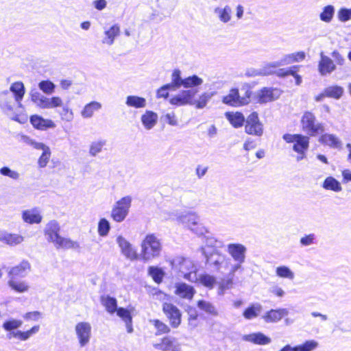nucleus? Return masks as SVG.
<instances>
[{"label": "nucleus", "instance_id": "54", "mask_svg": "<svg viewBox=\"0 0 351 351\" xmlns=\"http://www.w3.org/2000/svg\"><path fill=\"white\" fill-rule=\"evenodd\" d=\"M148 274L156 283L161 282L165 275L164 271L160 268L154 266L149 267Z\"/></svg>", "mask_w": 351, "mask_h": 351}, {"label": "nucleus", "instance_id": "23", "mask_svg": "<svg viewBox=\"0 0 351 351\" xmlns=\"http://www.w3.org/2000/svg\"><path fill=\"white\" fill-rule=\"evenodd\" d=\"M213 13L219 21L222 23H228L232 20V10L228 5L215 8Z\"/></svg>", "mask_w": 351, "mask_h": 351}, {"label": "nucleus", "instance_id": "52", "mask_svg": "<svg viewBox=\"0 0 351 351\" xmlns=\"http://www.w3.org/2000/svg\"><path fill=\"white\" fill-rule=\"evenodd\" d=\"M276 274L277 276L280 278H287L291 280H293L295 278L293 271L285 265L277 267L276 269Z\"/></svg>", "mask_w": 351, "mask_h": 351}, {"label": "nucleus", "instance_id": "53", "mask_svg": "<svg viewBox=\"0 0 351 351\" xmlns=\"http://www.w3.org/2000/svg\"><path fill=\"white\" fill-rule=\"evenodd\" d=\"M149 322L152 323L156 329V335L167 334L171 330L170 328L166 324L159 319H152Z\"/></svg>", "mask_w": 351, "mask_h": 351}, {"label": "nucleus", "instance_id": "2", "mask_svg": "<svg viewBox=\"0 0 351 351\" xmlns=\"http://www.w3.org/2000/svg\"><path fill=\"white\" fill-rule=\"evenodd\" d=\"M162 250L160 239L154 234L146 235L141 244V258L149 261L158 257Z\"/></svg>", "mask_w": 351, "mask_h": 351}, {"label": "nucleus", "instance_id": "35", "mask_svg": "<svg viewBox=\"0 0 351 351\" xmlns=\"http://www.w3.org/2000/svg\"><path fill=\"white\" fill-rule=\"evenodd\" d=\"M101 104L98 101H91L87 104L81 111V115L84 119L91 118L94 112L101 108Z\"/></svg>", "mask_w": 351, "mask_h": 351}, {"label": "nucleus", "instance_id": "20", "mask_svg": "<svg viewBox=\"0 0 351 351\" xmlns=\"http://www.w3.org/2000/svg\"><path fill=\"white\" fill-rule=\"evenodd\" d=\"M222 101L225 104L235 107L247 103V101L245 98L240 97L239 90L237 88L231 89L229 94L223 97Z\"/></svg>", "mask_w": 351, "mask_h": 351}, {"label": "nucleus", "instance_id": "21", "mask_svg": "<svg viewBox=\"0 0 351 351\" xmlns=\"http://www.w3.org/2000/svg\"><path fill=\"white\" fill-rule=\"evenodd\" d=\"M120 32V26L118 24H114L109 28H105L104 36L101 40L102 43L108 46L112 45L116 38L119 36Z\"/></svg>", "mask_w": 351, "mask_h": 351}, {"label": "nucleus", "instance_id": "28", "mask_svg": "<svg viewBox=\"0 0 351 351\" xmlns=\"http://www.w3.org/2000/svg\"><path fill=\"white\" fill-rule=\"evenodd\" d=\"M39 330V326H34L31 329L25 332L21 330H14L8 334L7 337L10 339L12 338H16L21 341H27L30 338V337L36 334Z\"/></svg>", "mask_w": 351, "mask_h": 351}, {"label": "nucleus", "instance_id": "13", "mask_svg": "<svg viewBox=\"0 0 351 351\" xmlns=\"http://www.w3.org/2000/svg\"><path fill=\"white\" fill-rule=\"evenodd\" d=\"M197 90L193 89H188L182 90L180 93L172 97L169 103L176 106H182L186 105H192L193 98H194Z\"/></svg>", "mask_w": 351, "mask_h": 351}, {"label": "nucleus", "instance_id": "39", "mask_svg": "<svg viewBox=\"0 0 351 351\" xmlns=\"http://www.w3.org/2000/svg\"><path fill=\"white\" fill-rule=\"evenodd\" d=\"M233 276H230L225 278H222L218 282L217 294L219 295H224L227 290L231 289L233 287Z\"/></svg>", "mask_w": 351, "mask_h": 351}, {"label": "nucleus", "instance_id": "60", "mask_svg": "<svg viewBox=\"0 0 351 351\" xmlns=\"http://www.w3.org/2000/svg\"><path fill=\"white\" fill-rule=\"evenodd\" d=\"M318 346V342L315 340H308L304 343L295 346L296 351H312Z\"/></svg>", "mask_w": 351, "mask_h": 351}, {"label": "nucleus", "instance_id": "55", "mask_svg": "<svg viewBox=\"0 0 351 351\" xmlns=\"http://www.w3.org/2000/svg\"><path fill=\"white\" fill-rule=\"evenodd\" d=\"M0 174L14 181H18L21 178V174L19 171L11 169L8 167H3L0 168Z\"/></svg>", "mask_w": 351, "mask_h": 351}, {"label": "nucleus", "instance_id": "36", "mask_svg": "<svg viewBox=\"0 0 351 351\" xmlns=\"http://www.w3.org/2000/svg\"><path fill=\"white\" fill-rule=\"evenodd\" d=\"M322 186L325 190L332 191L336 193L342 190L341 183L332 176L327 177L324 180Z\"/></svg>", "mask_w": 351, "mask_h": 351}, {"label": "nucleus", "instance_id": "59", "mask_svg": "<svg viewBox=\"0 0 351 351\" xmlns=\"http://www.w3.org/2000/svg\"><path fill=\"white\" fill-rule=\"evenodd\" d=\"M23 324V322L19 319H10L3 322V328L10 332L20 328Z\"/></svg>", "mask_w": 351, "mask_h": 351}, {"label": "nucleus", "instance_id": "37", "mask_svg": "<svg viewBox=\"0 0 351 351\" xmlns=\"http://www.w3.org/2000/svg\"><path fill=\"white\" fill-rule=\"evenodd\" d=\"M117 314L119 317H120L123 321L125 323V326L127 328V331L129 333H131L133 332V328H132V317L130 315V312L125 308H117Z\"/></svg>", "mask_w": 351, "mask_h": 351}, {"label": "nucleus", "instance_id": "16", "mask_svg": "<svg viewBox=\"0 0 351 351\" xmlns=\"http://www.w3.org/2000/svg\"><path fill=\"white\" fill-rule=\"evenodd\" d=\"M21 218L28 224H38L43 220L41 210L38 207H34L22 211Z\"/></svg>", "mask_w": 351, "mask_h": 351}, {"label": "nucleus", "instance_id": "45", "mask_svg": "<svg viewBox=\"0 0 351 351\" xmlns=\"http://www.w3.org/2000/svg\"><path fill=\"white\" fill-rule=\"evenodd\" d=\"M165 351H180L181 345L178 340L173 337H164Z\"/></svg>", "mask_w": 351, "mask_h": 351}, {"label": "nucleus", "instance_id": "41", "mask_svg": "<svg viewBox=\"0 0 351 351\" xmlns=\"http://www.w3.org/2000/svg\"><path fill=\"white\" fill-rule=\"evenodd\" d=\"M9 287L18 293L28 291L29 286L25 281L16 280L15 278H10L8 282Z\"/></svg>", "mask_w": 351, "mask_h": 351}, {"label": "nucleus", "instance_id": "46", "mask_svg": "<svg viewBox=\"0 0 351 351\" xmlns=\"http://www.w3.org/2000/svg\"><path fill=\"white\" fill-rule=\"evenodd\" d=\"M197 280L201 285L209 289H213L217 284L216 278L208 274L199 275V278H197Z\"/></svg>", "mask_w": 351, "mask_h": 351}, {"label": "nucleus", "instance_id": "33", "mask_svg": "<svg viewBox=\"0 0 351 351\" xmlns=\"http://www.w3.org/2000/svg\"><path fill=\"white\" fill-rule=\"evenodd\" d=\"M125 105L129 108H144L147 106V100L138 95H128L125 98Z\"/></svg>", "mask_w": 351, "mask_h": 351}, {"label": "nucleus", "instance_id": "19", "mask_svg": "<svg viewBox=\"0 0 351 351\" xmlns=\"http://www.w3.org/2000/svg\"><path fill=\"white\" fill-rule=\"evenodd\" d=\"M176 290L174 293L180 298L191 300L193 298L195 290V289L186 283L178 282L175 285Z\"/></svg>", "mask_w": 351, "mask_h": 351}, {"label": "nucleus", "instance_id": "6", "mask_svg": "<svg viewBox=\"0 0 351 351\" xmlns=\"http://www.w3.org/2000/svg\"><path fill=\"white\" fill-rule=\"evenodd\" d=\"M30 97L32 102L40 108H56L62 106V99L60 97H47L36 89L31 90Z\"/></svg>", "mask_w": 351, "mask_h": 351}, {"label": "nucleus", "instance_id": "58", "mask_svg": "<svg viewBox=\"0 0 351 351\" xmlns=\"http://www.w3.org/2000/svg\"><path fill=\"white\" fill-rule=\"evenodd\" d=\"M106 142L104 140H99L91 143L89 148V154L91 156H95L102 150V148L106 145Z\"/></svg>", "mask_w": 351, "mask_h": 351}, {"label": "nucleus", "instance_id": "27", "mask_svg": "<svg viewBox=\"0 0 351 351\" xmlns=\"http://www.w3.org/2000/svg\"><path fill=\"white\" fill-rule=\"evenodd\" d=\"M243 339L261 346L268 345L271 342V338L260 332L245 335L243 337Z\"/></svg>", "mask_w": 351, "mask_h": 351}, {"label": "nucleus", "instance_id": "40", "mask_svg": "<svg viewBox=\"0 0 351 351\" xmlns=\"http://www.w3.org/2000/svg\"><path fill=\"white\" fill-rule=\"evenodd\" d=\"M263 310V306L259 303L253 304L247 308L243 315L246 319H252L257 317Z\"/></svg>", "mask_w": 351, "mask_h": 351}, {"label": "nucleus", "instance_id": "7", "mask_svg": "<svg viewBox=\"0 0 351 351\" xmlns=\"http://www.w3.org/2000/svg\"><path fill=\"white\" fill-rule=\"evenodd\" d=\"M132 197L125 196L116 202L112 206L110 217L116 222L120 223L125 220L131 207Z\"/></svg>", "mask_w": 351, "mask_h": 351}, {"label": "nucleus", "instance_id": "47", "mask_svg": "<svg viewBox=\"0 0 351 351\" xmlns=\"http://www.w3.org/2000/svg\"><path fill=\"white\" fill-rule=\"evenodd\" d=\"M23 241L24 237L22 235L7 232L3 243L10 246H16L21 244Z\"/></svg>", "mask_w": 351, "mask_h": 351}, {"label": "nucleus", "instance_id": "24", "mask_svg": "<svg viewBox=\"0 0 351 351\" xmlns=\"http://www.w3.org/2000/svg\"><path fill=\"white\" fill-rule=\"evenodd\" d=\"M30 269L29 263L27 261H23L19 265L12 267L8 271V275L10 278H23L27 274Z\"/></svg>", "mask_w": 351, "mask_h": 351}, {"label": "nucleus", "instance_id": "14", "mask_svg": "<svg viewBox=\"0 0 351 351\" xmlns=\"http://www.w3.org/2000/svg\"><path fill=\"white\" fill-rule=\"evenodd\" d=\"M116 242L118 244L122 254L128 259L131 261L137 258L138 256L132 245L123 236L119 235L116 238Z\"/></svg>", "mask_w": 351, "mask_h": 351}, {"label": "nucleus", "instance_id": "31", "mask_svg": "<svg viewBox=\"0 0 351 351\" xmlns=\"http://www.w3.org/2000/svg\"><path fill=\"white\" fill-rule=\"evenodd\" d=\"M279 96V90L271 88H264L260 91L258 100L261 103H267L278 99Z\"/></svg>", "mask_w": 351, "mask_h": 351}, {"label": "nucleus", "instance_id": "50", "mask_svg": "<svg viewBox=\"0 0 351 351\" xmlns=\"http://www.w3.org/2000/svg\"><path fill=\"white\" fill-rule=\"evenodd\" d=\"M280 67L278 61L267 62L261 68L262 76L270 75L276 73V69Z\"/></svg>", "mask_w": 351, "mask_h": 351}, {"label": "nucleus", "instance_id": "34", "mask_svg": "<svg viewBox=\"0 0 351 351\" xmlns=\"http://www.w3.org/2000/svg\"><path fill=\"white\" fill-rule=\"evenodd\" d=\"M9 91L13 94L19 106L24 97L25 89L23 82H16L11 84Z\"/></svg>", "mask_w": 351, "mask_h": 351}, {"label": "nucleus", "instance_id": "42", "mask_svg": "<svg viewBox=\"0 0 351 351\" xmlns=\"http://www.w3.org/2000/svg\"><path fill=\"white\" fill-rule=\"evenodd\" d=\"M214 93H203L201 95H199L197 99H194V98H193L192 105H194L197 109H202L206 107L208 102L211 99Z\"/></svg>", "mask_w": 351, "mask_h": 351}, {"label": "nucleus", "instance_id": "44", "mask_svg": "<svg viewBox=\"0 0 351 351\" xmlns=\"http://www.w3.org/2000/svg\"><path fill=\"white\" fill-rule=\"evenodd\" d=\"M197 307L204 311L205 313L211 315L213 316H217L218 311L214 304H213L210 302L206 300H199L197 302Z\"/></svg>", "mask_w": 351, "mask_h": 351}, {"label": "nucleus", "instance_id": "9", "mask_svg": "<svg viewBox=\"0 0 351 351\" xmlns=\"http://www.w3.org/2000/svg\"><path fill=\"white\" fill-rule=\"evenodd\" d=\"M16 104H18L13 94L8 90L0 92V108L12 120L21 122L19 116L14 114V109Z\"/></svg>", "mask_w": 351, "mask_h": 351}, {"label": "nucleus", "instance_id": "49", "mask_svg": "<svg viewBox=\"0 0 351 351\" xmlns=\"http://www.w3.org/2000/svg\"><path fill=\"white\" fill-rule=\"evenodd\" d=\"M203 84V80L196 75L187 77L184 79L183 87L185 88H192L199 86Z\"/></svg>", "mask_w": 351, "mask_h": 351}, {"label": "nucleus", "instance_id": "61", "mask_svg": "<svg viewBox=\"0 0 351 351\" xmlns=\"http://www.w3.org/2000/svg\"><path fill=\"white\" fill-rule=\"evenodd\" d=\"M38 87L45 94L50 95L54 92L56 85L49 80H43L38 84Z\"/></svg>", "mask_w": 351, "mask_h": 351}, {"label": "nucleus", "instance_id": "57", "mask_svg": "<svg viewBox=\"0 0 351 351\" xmlns=\"http://www.w3.org/2000/svg\"><path fill=\"white\" fill-rule=\"evenodd\" d=\"M110 230V224L109 221L105 219L102 218L99 221L97 231L98 234L101 237H106Z\"/></svg>", "mask_w": 351, "mask_h": 351}, {"label": "nucleus", "instance_id": "48", "mask_svg": "<svg viewBox=\"0 0 351 351\" xmlns=\"http://www.w3.org/2000/svg\"><path fill=\"white\" fill-rule=\"evenodd\" d=\"M101 303L105 306L106 311L111 314L117 310V300L114 298L104 296L101 298Z\"/></svg>", "mask_w": 351, "mask_h": 351}, {"label": "nucleus", "instance_id": "4", "mask_svg": "<svg viewBox=\"0 0 351 351\" xmlns=\"http://www.w3.org/2000/svg\"><path fill=\"white\" fill-rule=\"evenodd\" d=\"M172 267L178 270L186 280L190 282L197 281L196 267L193 261L189 258L177 257L171 261Z\"/></svg>", "mask_w": 351, "mask_h": 351}, {"label": "nucleus", "instance_id": "17", "mask_svg": "<svg viewBox=\"0 0 351 351\" xmlns=\"http://www.w3.org/2000/svg\"><path fill=\"white\" fill-rule=\"evenodd\" d=\"M336 69L334 61L328 56L320 53V60L318 63V71L321 75L325 76L332 73Z\"/></svg>", "mask_w": 351, "mask_h": 351}, {"label": "nucleus", "instance_id": "18", "mask_svg": "<svg viewBox=\"0 0 351 351\" xmlns=\"http://www.w3.org/2000/svg\"><path fill=\"white\" fill-rule=\"evenodd\" d=\"M60 226L56 220L49 221L45 226L44 234L49 242L53 243L60 236Z\"/></svg>", "mask_w": 351, "mask_h": 351}, {"label": "nucleus", "instance_id": "10", "mask_svg": "<svg viewBox=\"0 0 351 351\" xmlns=\"http://www.w3.org/2000/svg\"><path fill=\"white\" fill-rule=\"evenodd\" d=\"M315 116L311 112H305L302 117L301 123L304 131L310 136L324 132V127L321 123H315Z\"/></svg>", "mask_w": 351, "mask_h": 351}, {"label": "nucleus", "instance_id": "38", "mask_svg": "<svg viewBox=\"0 0 351 351\" xmlns=\"http://www.w3.org/2000/svg\"><path fill=\"white\" fill-rule=\"evenodd\" d=\"M226 119L230 121L233 127L238 128L241 127L245 122V117L241 112H226Z\"/></svg>", "mask_w": 351, "mask_h": 351}, {"label": "nucleus", "instance_id": "51", "mask_svg": "<svg viewBox=\"0 0 351 351\" xmlns=\"http://www.w3.org/2000/svg\"><path fill=\"white\" fill-rule=\"evenodd\" d=\"M335 14V8L333 5H328L323 8L322 12L319 14V19L325 23H330Z\"/></svg>", "mask_w": 351, "mask_h": 351}, {"label": "nucleus", "instance_id": "56", "mask_svg": "<svg viewBox=\"0 0 351 351\" xmlns=\"http://www.w3.org/2000/svg\"><path fill=\"white\" fill-rule=\"evenodd\" d=\"M62 109L58 112L60 119L66 122H71L74 117L73 112L68 105H63L61 106Z\"/></svg>", "mask_w": 351, "mask_h": 351}, {"label": "nucleus", "instance_id": "43", "mask_svg": "<svg viewBox=\"0 0 351 351\" xmlns=\"http://www.w3.org/2000/svg\"><path fill=\"white\" fill-rule=\"evenodd\" d=\"M324 90L326 97H330L335 99H340L344 93L343 88L337 85L330 86L326 87Z\"/></svg>", "mask_w": 351, "mask_h": 351}, {"label": "nucleus", "instance_id": "11", "mask_svg": "<svg viewBox=\"0 0 351 351\" xmlns=\"http://www.w3.org/2000/svg\"><path fill=\"white\" fill-rule=\"evenodd\" d=\"M245 131L247 134L261 136L263 134V125L261 122L258 114L256 112L251 113L245 120Z\"/></svg>", "mask_w": 351, "mask_h": 351}, {"label": "nucleus", "instance_id": "64", "mask_svg": "<svg viewBox=\"0 0 351 351\" xmlns=\"http://www.w3.org/2000/svg\"><path fill=\"white\" fill-rule=\"evenodd\" d=\"M338 19L341 22H347L351 19V8H341L337 13Z\"/></svg>", "mask_w": 351, "mask_h": 351}, {"label": "nucleus", "instance_id": "25", "mask_svg": "<svg viewBox=\"0 0 351 351\" xmlns=\"http://www.w3.org/2000/svg\"><path fill=\"white\" fill-rule=\"evenodd\" d=\"M306 58L304 51H297L284 55L278 61L280 66L303 61Z\"/></svg>", "mask_w": 351, "mask_h": 351}, {"label": "nucleus", "instance_id": "15", "mask_svg": "<svg viewBox=\"0 0 351 351\" xmlns=\"http://www.w3.org/2000/svg\"><path fill=\"white\" fill-rule=\"evenodd\" d=\"M75 332L82 347L86 346L90 341L91 335V326L89 323L82 322L75 326Z\"/></svg>", "mask_w": 351, "mask_h": 351}, {"label": "nucleus", "instance_id": "62", "mask_svg": "<svg viewBox=\"0 0 351 351\" xmlns=\"http://www.w3.org/2000/svg\"><path fill=\"white\" fill-rule=\"evenodd\" d=\"M205 245L206 247L218 249L222 248L224 246V243L221 240L217 239L214 237L208 236L205 239Z\"/></svg>", "mask_w": 351, "mask_h": 351}, {"label": "nucleus", "instance_id": "29", "mask_svg": "<svg viewBox=\"0 0 351 351\" xmlns=\"http://www.w3.org/2000/svg\"><path fill=\"white\" fill-rule=\"evenodd\" d=\"M158 114L152 111L146 110L144 114L141 115V121L143 127L147 130H152L158 122Z\"/></svg>", "mask_w": 351, "mask_h": 351}, {"label": "nucleus", "instance_id": "22", "mask_svg": "<svg viewBox=\"0 0 351 351\" xmlns=\"http://www.w3.org/2000/svg\"><path fill=\"white\" fill-rule=\"evenodd\" d=\"M289 314V310L287 308L271 309L265 313L262 318L267 323L278 322L282 317Z\"/></svg>", "mask_w": 351, "mask_h": 351}, {"label": "nucleus", "instance_id": "3", "mask_svg": "<svg viewBox=\"0 0 351 351\" xmlns=\"http://www.w3.org/2000/svg\"><path fill=\"white\" fill-rule=\"evenodd\" d=\"M247 247L239 243H229L226 247V252L232 258L231 274H234L236 271L241 269L243 264L246 260Z\"/></svg>", "mask_w": 351, "mask_h": 351}, {"label": "nucleus", "instance_id": "30", "mask_svg": "<svg viewBox=\"0 0 351 351\" xmlns=\"http://www.w3.org/2000/svg\"><path fill=\"white\" fill-rule=\"evenodd\" d=\"M319 142L331 148L340 149L342 145L341 141L333 134H322L319 138Z\"/></svg>", "mask_w": 351, "mask_h": 351}, {"label": "nucleus", "instance_id": "63", "mask_svg": "<svg viewBox=\"0 0 351 351\" xmlns=\"http://www.w3.org/2000/svg\"><path fill=\"white\" fill-rule=\"evenodd\" d=\"M51 152L50 148H45V150L43 152L38 160V165L39 167L44 168L47 166L51 158Z\"/></svg>", "mask_w": 351, "mask_h": 351}, {"label": "nucleus", "instance_id": "5", "mask_svg": "<svg viewBox=\"0 0 351 351\" xmlns=\"http://www.w3.org/2000/svg\"><path fill=\"white\" fill-rule=\"evenodd\" d=\"M287 143H293V149L298 155L297 161H300L306 158V152L309 147V138L302 134H285L282 136Z\"/></svg>", "mask_w": 351, "mask_h": 351}, {"label": "nucleus", "instance_id": "12", "mask_svg": "<svg viewBox=\"0 0 351 351\" xmlns=\"http://www.w3.org/2000/svg\"><path fill=\"white\" fill-rule=\"evenodd\" d=\"M162 311L172 328H177L180 325L182 313L176 306L171 303L164 302L162 304Z\"/></svg>", "mask_w": 351, "mask_h": 351}, {"label": "nucleus", "instance_id": "8", "mask_svg": "<svg viewBox=\"0 0 351 351\" xmlns=\"http://www.w3.org/2000/svg\"><path fill=\"white\" fill-rule=\"evenodd\" d=\"M176 219L196 234L202 235L206 232L205 227L199 223V216L195 213L180 215Z\"/></svg>", "mask_w": 351, "mask_h": 351}, {"label": "nucleus", "instance_id": "1", "mask_svg": "<svg viewBox=\"0 0 351 351\" xmlns=\"http://www.w3.org/2000/svg\"><path fill=\"white\" fill-rule=\"evenodd\" d=\"M202 252L206 259L207 265L213 271L221 274L228 271L230 276L234 275L231 274L232 265L230 258L218 252L208 255L205 247H202Z\"/></svg>", "mask_w": 351, "mask_h": 351}, {"label": "nucleus", "instance_id": "26", "mask_svg": "<svg viewBox=\"0 0 351 351\" xmlns=\"http://www.w3.org/2000/svg\"><path fill=\"white\" fill-rule=\"evenodd\" d=\"M30 122L34 128L38 130H44L56 128V124L52 120L44 119L38 115H32L30 117Z\"/></svg>", "mask_w": 351, "mask_h": 351}, {"label": "nucleus", "instance_id": "32", "mask_svg": "<svg viewBox=\"0 0 351 351\" xmlns=\"http://www.w3.org/2000/svg\"><path fill=\"white\" fill-rule=\"evenodd\" d=\"M53 245L57 249L77 250L80 248V244L77 241L61 236L53 243Z\"/></svg>", "mask_w": 351, "mask_h": 351}]
</instances>
